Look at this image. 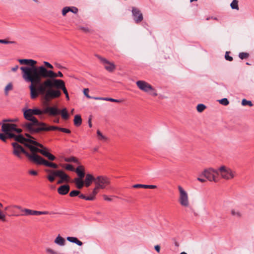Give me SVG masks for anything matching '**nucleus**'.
<instances>
[{
  "label": "nucleus",
  "mask_w": 254,
  "mask_h": 254,
  "mask_svg": "<svg viewBox=\"0 0 254 254\" xmlns=\"http://www.w3.org/2000/svg\"><path fill=\"white\" fill-rule=\"evenodd\" d=\"M43 64L44 66L36 86V95L33 96L32 99H35L39 95H41L46 100L50 101L60 97L62 95V92L58 89H55V85L54 84L50 87H47L44 89V84L48 80H59L56 79V78L58 77H63L64 75L60 71H59L57 73L54 72L52 70L54 68V66L50 63L44 61Z\"/></svg>",
  "instance_id": "nucleus-1"
},
{
  "label": "nucleus",
  "mask_w": 254,
  "mask_h": 254,
  "mask_svg": "<svg viewBox=\"0 0 254 254\" xmlns=\"http://www.w3.org/2000/svg\"><path fill=\"white\" fill-rule=\"evenodd\" d=\"M33 139L27 134L26 137L22 135H17V156L19 153H23L29 160V156L39 155L37 153H40L50 161L55 160V156L49 153L47 148Z\"/></svg>",
  "instance_id": "nucleus-2"
},
{
  "label": "nucleus",
  "mask_w": 254,
  "mask_h": 254,
  "mask_svg": "<svg viewBox=\"0 0 254 254\" xmlns=\"http://www.w3.org/2000/svg\"><path fill=\"white\" fill-rule=\"evenodd\" d=\"M20 64L27 66L20 67L23 79L26 82L30 83L29 87L31 98L36 95V86L40 79L44 65L37 66L36 61L32 59H19Z\"/></svg>",
  "instance_id": "nucleus-3"
},
{
  "label": "nucleus",
  "mask_w": 254,
  "mask_h": 254,
  "mask_svg": "<svg viewBox=\"0 0 254 254\" xmlns=\"http://www.w3.org/2000/svg\"><path fill=\"white\" fill-rule=\"evenodd\" d=\"M44 114L43 111L35 108L33 109H27L24 112L25 118L29 120L30 122L28 123L25 127H31L33 126L37 127H45L44 124L39 122L34 115H39Z\"/></svg>",
  "instance_id": "nucleus-4"
},
{
  "label": "nucleus",
  "mask_w": 254,
  "mask_h": 254,
  "mask_svg": "<svg viewBox=\"0 0 254 254\" xmlns=\"http://www.w3.org/2000/svg\"><path fill=\"white\" fill-rule=\"evenodd\" d=\"M46 172L48 174L47 178L50 182H53L56 177L60 178L58 182L59 184L68 182L69 180V177L62 170L47 169Z\"/></svg>",
  "instance_id": "nucleus-5"
},
{
  "label": "nucleus",
  "mask_w": 254,
  "mask_h": 254,
  "mask_svg": "<svg viewBox=\"0 0 254 254\" xmlns=\"http://www.w3.org/2000/svg\"><path fill=\"white\" fill-rule=\"evenodd\" d=\"M178 190L179 192V203L184 208H190L191 206V203L188 192L181 186H178Z\"/></svg>",
  "instance_id": "nucleus-6"
},
{
  "label": "nucleus",
  "mask_w": 254,
  "mask_h": 254,
  "mask_svg": "<svg viewBox=\"0 0 254 254\" xmlns=\"http://www.w3.org/2000/svg\"><path fill=\"white\" fill-rule=\"evenodd\" d=\"M236 173L231 168L225 165H222L217 169V176L225 180H232L236 176Z\"/></svg>",
  "instance_id": "nucleus-7"
},
{
  "label": "nucleus",
  "mask_w": 254,
  "mask_h": 254,
  "mask_svg": "<svg viewBox=\"0 0 254 254\" xmlns=\"http://www.w3.org/2000/svg\"><path fill=\"white\" fill-rule=\"evenodd\" d=\"M44 87H50L53 84L55 85V89L62 90L65 95V97L67 100H69V97L67 90L65 87V83L63 80H54L53 81L48 80L46 81L44 84Z\"/></svg>",
  "instance_id": "nucleus-8"
},
{
  "label": "nucleus",
  "mask_w": 254,
  "mask_h": 254,
  "mask_svg": "<svg viewBox=\"0 0 254 254\" xmlns=\"http://www.w3.org/2000/svg\"><path fill=\"white\" fill-rule=\"evenodd\" d=\"M29 161L38 165H44L54 169H57L58 167L56 164L48 162L40 155L33 154L29 156Z\"/></svg>",
  "instance_id": "nucleus-9"
},
{
  "label": "nucleus",
  "mask_w": 254,
  "mask_h": 254,
  "mask_svg": "<svg viewBox=\"0 0 254 254\" xmlns=\"http://www.w3.org/2000/svg\"><path fill=\"white\" fill-rule=\"evenodd\" d=\"M136 84L140 90L148 93L153 96H157V91L155 89L145 81L138 80L136 82Z\"/></svg>",
  "instance_id": "nucleus-10"
},
{
  "label": "nucleus",
  "mask_w": 254,
  "mask_h": 254,
  "mask_svg": "<svg viewBox=\"0 0 254 254\" xmlns=\"http://www.w3.org/2000/svg\"><path fill=\"white\" fill-rule=\"evenodd\" d=\"M97 188L104 189L110 184V179L106 176H98L94 179Z\"/></svg>",
  "instance_id": "nucleus-11"
},
{
  "label": "nucleus",
  "mask_w": 254,
  "mask_h": 254,
  "mask_svg": "<svg viewBox=\"0 0 254 254\" xmlns=\"http://www.w3.org/2000/svg\"><path fill=\"white\" fill-rule=\"evenodd\" d=\"M202 176H204L209 181L217 182V170H215L212 168L205 169L202 172Z\"/></svg>",
  "instance_id": "nucleus-12"
},
{
  "label": "nucleus",
  "mask_w": 254,
  "mask_h": 254,
  "mask_svg": "<svg viewBox=\"0 0 254 254\" xmlns=\"http://www.w3.org/2000/svg\"><path fill=\"white\" fill-rule=\"evenodd\" d=\"M97 57L100 60L104 68L110 72H113L116 68V66L113 62H110L107 59L103 58L100 56H97Z\"/></svg>",
  "instance_id": "nucleus-13"
},
{
  "label": "nucleus",
  "mask_w": 254,
  "mask_h": 254,
  "mask_svg": "<svg viewBox=\"0 0 254 254\" xmlns=\"http://www.w3.org/2000/svg\"><path fill=\"white\" fill-rule=\"evenodd\" d=\"M2 131L4 133H0V139L5 141L7 138H14L16 140V135L12 132L16 131V128H2Z\"/></svg>",
  "instance_id": "nucleus-14"
},
{
  "label": "nucleus",
  "mask_w": 254,
  "mask_h": 254,
  "mask_svg": "<svg viewBox=\"0 0 254 254\" xmlns=\"http://www.w3.org/2000/svg\"><path fill=\"white\" fill-rule=\"evenodd\" d=\"M30 129H31L32 130H35L37 132L44 130V131H49L50 130H54V129H57L60 131L66 133H70V130L68 129L67 128H29Z\"/></svg>",
  "instance_id": "nucleus-15"
},
{
  "label": "nucleus",
  "mask_w": 254,
  "mask_h": 254,
  "mask_svg": "<svg viewBox=\"0 0 254 254\" xmlns=\"http://www.w3.org/2000/svg\"><path fill=\"white\" fill-rule=\"evenodd\" d=\"M132 13L133 16V19L136 23L141 22L143 19V16L140 11L136 7H133Z\"/></svg>",
  "instance_id": "nucleus-16"
},
{
  "label": "nucleus",
  "mask_w": 254,
  "mask_h": 254,
  "mask_svg": "<svg viewBox=\"0 0 254 254\" xmlns=\"http://www.w3.org/2000/svg\"><path fill=\"white\" fill-rule=\"evenodd\" d=\"M25 213V215H46L48 214L49 212L47 211H40L36 210H33L29 209H24L23 210Z\"/></svg>",
  "instance_id": "nucleus-17"
},
{
  "label": "nucleus",
  "mask_w": 254,
  "mask_h": 254,
  "mask_svg": "<svg viewBox=\"0 0 254 254\" xmlns=\"http://www.w3.org/2000/svg\"><path fill=\"white\" fill-rule=\"evenodd\" d=\"M44 113H49L51 115H57L60 114V110L56 107H47L44 111Z\"/></svg>",
  "instance_id": "nucleus-18"
},
{
  "label": "nucleus",
  "mask_w": 254,
  "mask_h": 254,
  "mask_svg": "<svg viewBox=\"0 0 254 254\" xmlns=\"http://www.w3.org/2000/svg\"><path fill=\"white\" fill-rule=\"evenodd\" d=\"M69 189L70 187L68 185H63L58 189V192L61 195H65L68 192Z\"/></svg>",
  "instance_id": "nucleus-19"
},
{
  "label": "nucleus",
  "mask_w": 254,
  "mask_h": 254,
  "mask_svg": "<svg viewBox=\"0 0 254 254\" xmlns=\"http://www.w3.org/2000/svg\"><path fill=\"white\" fill-rule=\"evenodd\" d=\"M74 171L78 176L77 178L83 179L84 177V168L83 166H78Z\"/></svg>",
  "instance_id": "nucleus-20"
},
{
  "label": "nucleus",
  "mask_w": 254,
  "mask_h": 254,
  "mask_svg": "<svg viewBox=\"0 0 254 254\" xmlns=\"http://www.w3.org/2000/svg\"><path fill=\"white\" fill-rule=\"evenodd\" d=\"M54 243L59 246H64L65 244V239L59 235L55 239Z\"/></svg>",
  "instance_id": "nucleus-21"
},
{
  "label": "nucleus",
  "mask_w": 254,
  "mask_h": 254,
  "mask_svg": "<svg viewBox=\"0 0 254 254\" xmlns=\"http://www.w3.org/2000/svg\"><path fill=\"white\" fill-rule=\"evenodd\" d=\"M95 178H94L92 175L90 174H88L86 175V178L85 179V181H84V185L88 187H89L92 181L94 182V179H95Z\"/></svg>",
  "instance_id": "nucleus-22"
},
{
  "label": "nucleus",
  "mask_w": 254,
  "mask_h": 254,
  "mask_svg": "<svg viewBox=\"0 0 254 254\" xmlns=\"http://www.w3.org/2000/svg\"><path fill=\"white\" fill-rule=\"evenodd\" d=\"M73 182L75 183L76 188L78 189H81L84 186V181L83 179L81 178H75Z\"/></svg>",
  "instance_id": "nucleus-23"
},
{
  "label": "nucleus",
  "mask_w": 254,
  "mask_h": 254,
  "mask_svg": "<svg viewBox=\"0 0 254 254\" xmlns=\"http://www.w3.org/2000/svg\"><path fill=\"white\" fill-rule=\"evenodd\" d=\"M230 214L232 216L237 218H241L243 215L242 212L236 208H232L230 210Z\"/></svg>",
  "instance_id": "nucleus-24"
},
{
  "label": "nucleus",
  "mask_w": 254,
  "mask_h": 254,
  "mask_svg": "<svg viewBox=\"0 0 254 254\" xmlns=\"http://www.w3.org/2000/svg\"><path fill=\"white\" fill-rule=\"evenodd\" d=\"M66 240L68 242H69L70 243H75V244H76L77 245H78L79 246H81L83 244L82 242L81 241H80V240H79L76 237H67L66 238Z\"/></svg>",
  "instance_id": "nucleus-25"
},
{
  "label": "nucleus",
  "mask_w": 254,
  "mask_h": 254,
  "mask_svg": "<svg viewBox=\"0 0 254 254\" xmlns=\"http://www.w3.org/2000/svg\"><path fill=\"white\" fill-rule=\"evenodd\" d=\"M134 188H144V189H156L157 186L155 185H142V184H136L133 186Z\"/></svg>",
  "instance_id": "nucleus-26"
},
{
  "label": "nucleus",
  "mask_w": 254,
  "mask_h": 254,
  "mask_svg": "<svg viewBox=\"0 0 254 254\" xmlns=\"http://www.w3.org/2000/svg\"><path fill=\"white\" fill-rule=\"evenodd\" d=\"M11 122V120H3V123L0 122V126H1V127H16V125L15 124H8L6 123L7 122ZM12 122L16 121V119H13L12 120Z\"/></svg>",
  "instance_id": "nucleus-27"
},
{
  "label": "nucleus",
  "mask_w": 254,
  "mask_h": 254,
  "mask_svg": "<svg viewBox=\"0 0 254 254\" xmlns=\"http://www.w3.org/2000/svg\"><path fill=\"white\" fill-rule=\"evenodd\" d=\"M74 124L76 126H79L81 125L82 123V119L81 116L79 115H76L75 116L74 118Z\"/></svg>",
  "instance_id": "nucleus-28"
},
{
  "label": "nucleus",
  "mask_w": 254,
  "mask_h": 254,
  "mask_svg": "<svg viewBox=\"0 0 254 254\" xmlns=\"http://www.w3.org/2000/svg\"><path fill=\"white\" fill-rule=\"evenodd\" d=\"M60 114L61 115L62 118L64 120H66L68 118V114L65 108H64L61 111L60 110Z\"/></svg>",
  "instance_id": "nucleus-29"
},
{
  "label": "nucleus",
  "mask_w": 254,
  "mask_h": 254,
  "mask_svg": "<svg viewBox=\"0 0 254 254\" xmlns=\"http://www.w3.org/2000/svg\"><path fill=\"white\" fill-rule=\"evenodd\" d=\"M230 6L232 9H236L238 10L239 9V5H238V0H233L232 2L230 4Z\"/></svg>",
  "instance_id": "nucleus-30"
},
{
  "label": "nucleus",
  "mask_w": 254,
  "mask_h": 254,
  "mask_svg": "<svg viewBox=\"0 0 254 254\" xmlns=\"http://www.w3.org/2000/svg\"><path fill=\"white\" fill-rule=\"evenodd\" d=\"M13 89V85L11 83H9L4 88V94L6 96H7L8 94V92L10 91H11Z\"/></svg>",
  "instance_id": "nucleus-31"
},
{
  "label": "nucleus",
  "mask_w": 254,
  "mask_h": 254,
  "mask_svg": "<svg viewBox=\"0 0 254 254\" xmlns=\"http://www.w3.org/2000/svg\"><path fill=\"white\" fill-rule=\"evenodd\" d=\"M97 138L98 139L101 140H105L107 139V137L103 134L100 130L97 131Z\"/></svg>",
  "instance_id": "nucleus-32"
},
{
  "label": "nucleus",
  "mask_w": 254,
  "mask_h": 254,
  "mask_svg": "<svg viewBox=\"0 0 254 254\" xmlns=\"http://www.w3.org/2000/svg\"><path fill=\"white\" fill-rule=\"evenodd\" d=\"M64 161L67 162H74L77 164L79 163L78 160L74 157L65 158L64 159Z\"/></svg>",
  "instance_id": "nucleus-33"
},
{
  "label": "nucleus",
  "mask_w": 254,
  "mask_h": 254,
  "mask_svg": "<svg viewBox=\"0 0 254 254\" xmlns=\"http://www.w3.org/2000/svg\"><path fill=\"white\" fill-rule=\"evenodd\" d=\"M206 108V106L202 104H198L196 107V109L198 112L201 113L203 112Z\"/></svg>",
  "instance_id": "nucleus-34"
},
{
  "label": "nucleus",
  "mask_w": 254,
  "mask_h": 254,
  "mask_svg": "<svg viewBox=\"0 0 254 254\" xmlns=\"http://www.w3.org/2000/svg\"><path fill=\"white\" fill-rule=\"evenodd\" d=\"M218 102L220 104L225 106L228 105L229 103V102L227 98H223L222 99L219 100Z\"/></svg>",
  "instance_id": "nucleus-35"
},
{
  "label": "nucleus",
  "mask_w": 254,
  "mask_h": 254,
  "mask_svg": "<svg viewBox=\"0 0 254 254\" xmlns=\"http://www.w3.org/2000/svg\"><path fill=\"white\" fill-rule=\"evenodd\" d=\"M242 104L243 106H246V105H249L250 106H253V104L251 101H248L245 99L242 100Z\"/></svg>",
  "instance_id": "nucleus-36"
},
{
  "label": "nucleus",
  "mask_w": 254,
  "mask_h": 254,
  "mask_svg": "<svg viewBox=\"0 0 254 254\" xmlns=\"http://www.w3.org/2000/svg\"><path fill=\"white\" fill-rule=\"evenodd\" d=\"M80 194V191L77 190H73L69 193V195L71 197H74L77 195H79Z\"/></svg>",
  "instance_id": "nucleus-37"
},
{
  "label": "nucleus",
  "mask_w": 254,
  "mask_h": 254,
  "mask_svg": "<svg viewBox=\"0 0 254 254\" xmlns=\"http://www.w3.org/2000/svg\"><path fill=\"white\" fill-rule=\"evenodd\" d=\"M64 168L67 170L74 171V167L70 164H66L65 165L62 166Z\"/></svg>",
  "instance_id": "nucleus-38"
},
{
  "label": "nucleus",
  "mask_w": 254,
  "mask_h": 254,
  "mask_svg": "<svg viewBox=\"0 0 254 254\" xmlns=\"http://www.w3.org/2000/svg\"><path fill=\"white\" fill-rule=\"evenodd\" d=\"M249 54L246 53H240L239 54V57L241 59H246L248 57Z\"/></svg>",
  "instance_id": "nucleus-39"
},
{
  "label": "nucleus",
  "mask_w": 254,
  "mask_h": 254,
  "mask_svg": "<svg viewBox=\"0 0 254 254\" xmlns=\"http://www.w3.org/2000/svg\"><path fill=\"white\" fill-rule=\"evenodd\" d=\"M69 7L66 6L63 8L62 10V14L63 16H65L66 13L68 12H69Z\"/></svg>",
  "instance_id": "nucleus-40"
},
{
  "label": "nucleus",
  "mask_w": 254,
  "mask_h": 254,
  "mask_svg": "<svg viewBox=\"0 0 254 254\" xmlns=\"http://www.w3.org/2000/svg\"><path fill=\"white\" fill-rule=\"evenodd\" d=\"M105 101H111L116 103H120L121 102L119 100L111 98H105Z\"/></svg>",
  "instance_id": "nucleus-41"
},
{
  "label": "nucleus",
  "mask_w": 254,
  "mask_h": 254,
  "mask_svg": "<svg viewBox=\"0 0 254 254\" xmlns=\"http://www.w3.org/2000/svg\"><path fill=\"white\" fill-rule=\"evenodd\" d=\"M229 52H226L225 55V59L229 61H232L233 60V58L231 56H229Z\"/></svg>",
  "instance_id": "nucleus-42"
},
{
  "label": "nucleus",
  "mask_w": 254,
  "mask_h": 254,
  "mask_svg": "<svg viewBox=\"0 0 254 254\" xmlns=\"http://www.w3.org/2000/svg\"><path fill=\"white\" fill-rule=\"evenodd\" d=\"M69 11L73 13H77L78 12V9L76 7L72 6L69 7Z\"/></svg>",
  "instance_id": "nucleus-43"
},
{
  "label": "nucleus",
  "mask_w": 254,
  "mask_h": 254,
  "mask_svg": "<svg viewBox=\"0 0 254 254\" xmlns=\"http://www.w3.org/2000/svg\"><path fill=\"white\" fill-rule=\"evenodd\" d=\"M98 189H100V188H97V186H95V187L93 189V190L92 191V194L91 195H92V196H94V197H95V195L98 193Z\"/></svg>",
  "instance_id": "nucleus-44"
},
{
  "label": "nucleus",
  "mask_w": 254,
  "mask_h": 254,
  "mask_svg": "<svg viewBox=\"0 0 254 254\" xmlns=\"http://www.w3.org/2000/svg\"><path fill=\"white\" fill-rule=\"evenodd\" d=\"M89 89L88 88H85L83 90V93L84 95L88 98H91L92 97L90 96L88 94Z\"/></svg>",
  "instance_id": "nucleus-45"
},
{
  "label": "nucleus",
  "mask_w": 254,
  "mask_h": 254,
  "mask_svg": "<svg viewBox=\"0 0 254 254\" xmlns=\"http://www.w3.org/2000/svg\"><path fill=\"white\" fill-rule=\"evenodd\" d=\"M103 197L104 199L105 200L108 201H112V198H111L110 197L108 196V195H107L106 194H104L103 195Z\"/></svg>",
  "instance_id": "nucleus-46"
},
{
  "label": "nucleus",
  "mask_w": 254,
  "mask_h": 254,
  "mask_svg": "<svg viewBox=\"0 0 254 254\" xmlns=\"http://www.w3.org/2000/svg\"><path fill=\"white\" fill-rule=\"evenodd\" d=\"M79 29L86 33L90 31V30L88 27H80Z\"/></svg>",
  "instance_id": "nucleus-47"
},
{
  "label": "nucleus",
  "mask_w": 254,
  "mask_h": 254,
  "mask_svg": "<svg viewBox=\"0 0 254 254\" xmlns=\"http://www.w3.org/2000/svg\"><path fill=\"white\" fill-rule=\"evenodd\" d=\"M5 215L2 213V211H0V220L4 221L5 220Z\"/></svg>",
  "instance_id": "nucleus-48"
},
{
  "label": "nucleus",
  "mask_w": 254,
  "mask_h": 254,
  "mask_svg": "<svg viewBox=\"0 0 254 254\" xmlns=\"http://www.w3.org/2000/svg\"><path fill=\"white\" fill-rule=\"evenodd\" d=\"M12 145L13 148V153L14 155H16V142H13Z\"/></svg>",
  "instance_id": "nucleus-49"
},
{
  "label": "nucleus",
  "mask_w": 254,
  "mask_h": 254,
  "mask_svg": "<svg viewBox=\"0 0 254 254\" xmlns=\"http://www.w3.org/2000/svg\"><path fill=\"white\" fill-rule=\"evenodd\" d=\"M86 200H93L95 199V197L94 196H92V195H90L88 196H86Z\"/></svg>",
  "instance_id": "nucleus-50"
},
{
  "label": "nucleus",
  "mask_w": 254,
  "mask_h": 254,
  "mask_svg": "<svg viewBox=\"0 0 254 254\" xmlns=\"http://www.w3.org/2000/svg\"><path fill=\"white\" fill-rule=\"evenodd\" d=\"M12 43V42H10V41L6 40L0 39V43H2V44H9V43Z\"/></svg>",
  "instance_id": "nucleus-51"
},
{
  "label": "nucleus",
  "mask_w": 254,
  "mask_h": 254,
  "mask_svg": "<svg viewBox=\"0 0 254 254\" xmlns=\"http://www.w3.org/2000/svg\"><path fill=\"white\" fill-rule=\"evenodd\" d=\"M154 249L155 250V251L157 252V253H160V246L159 245H156L154 246Z\"/></svg>",
  "instance_id": "nucleus-52"
},
{
  "label": "nucleus",
  "mask_w": 254,
  "mask_h": 254,
  "mask_svg": "<svg viewBox=\"0 0 254 254\" xmlns=\"http://www.w3.org/2000/svg\"><path fill=\"white\" fill-rule=\"evenodd\" d=\"M91 98H93L95 100H97L105 101V98H104V97H92Z\"/></svg>",
  "instance_id": "nucleus-53"
},
{
  "label": "nucleus",
  "mask_w": 254,
  "mask_h": 254,
  "mask_svg": "<svg viewBox=\"0 0 254 254\" xmlns=\"http://www.w3.org/2000/svg\"><path fill=\"white\" fill-rule=\"evenodd\" d=\"M29 173H30V174H31L32 175H34V176L37 175V172L34 170L30 171Z\"/></svg>",
  "instance_id": "nucleus-54"
},
{
  "label": "nucleus",
  "mask_w": 254,
  "mask_h": 254,
  "mask_svg": "<svg viewBox=\"0 0 254 254\" xmlns=\"http://www.w3.org/2000/svg\"><path fill=\"white\" fill-rule=\"evenodd\" d=\"M79 197L82 199H86V196H85L83 194H79Z\"/></svg>",
  "instance_id": "nucleus-55"
},
{
  "label": "nucleus",
  "mask_w": 254,
  "mask_h": 254,
  "mask_svg": "<svg viewBox=\"0 0 254 254\" xmlns=\"http://www.w3.org/2000/svg\"><path fill=\"white\" fill-rule=\"evenodd\" d=\"M88 126L89 127H92V123H91V118H89L88 121Z\"/></svg>",
  "instance_id": "nucleus-56"
},
{
  "label": "nucleus",
  "mask_w": 254,
  "mask_h": 254,
  "mask_svg": "<svg viewBox=\"0 0 254 254\" xmlns=\"http://www.w3.org/2000/svg\"><path fill=\"white\" fill-rule=\"evenodd\" d=\"M197 180L202 183L205 182L206 181L205 179H202L201 178H198Z\"/></svg>",
  "instance_id": "nucleus-57"
},
{
  "label": "nucleus",
  "mask_w": 254,
  "mask_h": 254,
  "mask_svg": "<svg viewBox=\"0 0 254 254\" xmlns=\"http://www.w3.org/2000/svg\"><path fill=\"white\" fill-rule=\"evenodd\" d=\"M12 70L13 71H16V66L12 67Z\"/></svg>",
  "instance_id": "nucleus-58"
},
{
  "label": "nucleus",
  "mask_w": 254,
  "mask_h": 254,
  "mask_svg": "<svg viewBox=\"0 0 254 254\" xmlns=\"http://www.w3.org/2000/svg\"><path fill=\"white\" fill-rule=\"evenodd\" d=\"M211 19H213L214 20H218V18L217 17H211Z\"/></svg>",
  "instance_id": "nucleus-59"
},
{
  "label": "nucleus",
  "mask_w": 254,
  "mask_h": 254,
  "mask_svg": "<svg viewBox=\"0 0 254 254\" xmlns=\"http://www.w3.org/2000/svg\"><path fill=\"white\" fill-rule=\"evenodd\" d=\"M16 131H17V133L21 131V129H20L19 128H17Z\"/></svg>",
  "instance_id": "nucleus-60"
},
{
  "label": "nucleus",
  "mask_w": 254,
  "mask_h": 254,
  "mask_svg": "<svg viewBox=\"0 0 254 254\" xmlns=\"http://www.w3.org/2000/svg\"><path fill=\"white\" fill-rule=\"evenodd\" d=\"M2 207V204L0 203V211H1V208Z\"/></svg>",
  "instance_id": "nucleus-61"
},
{
  "label": "nucleus",
  "mask_w": 254,
  "mask_h": 254,
  "mask_svg": "<svg viewBox=\"0 0 254 254\" xmlns=\"http://www.w3.org/2000/svg\"><path fill=\"white\" fill-rule=\"evenodd\" d=\"M180 254H187V253L183 252H182Z\"/></svg>",
  "instance_id": "nucleus-62"
},
{
  "label": "nucleus",
  "mask_w": 254,
  "mask_h": 254,
  "mask_svg": "<svg viewBox=\"0 0 254 254\" xmlns=\"http://www.w3.org/2000/svg\"><path fill=\"white\" fill-rule=\"evenodd\" d=\"M94 151H97V148H94Z\"/></svg>",
  "instance_id": "nucleus-63"
},
{
  "label": "nucleus",
  "mask_w": 254,
  "mask_h": 254,
  "mask_svg": "<svg viewBox=\"0 0 254 254\" xmlns=\"http://www.w3.org/2000/svg\"><path fill=\"white\" fill-rule=\"evenodd\" d=\"M210 19H211V17H207V18H206V20H209Z\"/></svg>",
  "instance_id": "nucleus-64"
}]
</instances>
